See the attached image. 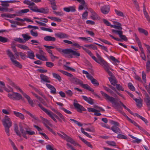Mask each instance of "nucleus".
Instances as JSON below:
<instances>
[{"label":"nucleus","mask_w":150,"mask_h":150,"mask_svg":"<svg viewBox=\"0 0 150 150\" xmlns=\"http://www.w3.org/2000/svg\"><path fill=\"white\" fill-rule=\"evenodd\" d=\"M87 51L88 54L91 57L92 59L97 63L103 66L105 71L109 69V67L108 63L106 62L97 52H96L97 58L94 56L91 52H90L88 51Z\"/></svg>","instance_id":"obj_1"},{"label":"nucleus","mask_w":150,"mask_h":150,"mask_svg":"<svg viewBox=\"0 0 150 150\" xmlns=\"http://www.w3.org/2000/svg\"><path fill=\"white\" fill-rule=\"evenodd\" d=\"M69 80L72 83H75L77 85H80L83 88L91 92L95 96L99 98H100V96L94 92V90L93 89L91 88L88 84L83 83V82L82 81L74 77L70 78H69Z\"/></svg>","instance_id":"obj_2"},{"label":"nucleus","mask_w":150,"mask_h":150,"mask_svg":"<svg viewBox=\"0 0 150 150\" xmlns=\"http://www.w3.org/2000/svg\"><path fill=\"white\" fill-rule=\"evenodd\" d=\"M100 93L104 97L105 99L108 101H109L112 105V106L117 109L119 112L122 113L123 112L120 110V109L122 108L120 104L116 101V99L112 97H111L103 91H100Z\"/></svg>","instance_id":"obj_3"},{"label":"nucleus","mask_w":150,"mask_h":150,"mask_svg":"<svg viewBox=\"0 0 150 150\" xmlns=\"http://www.w3.org/2000/svg\"><path fill=\"white\" fill-rule=\"evenodd\" d=\"M2 122L4 127L5 131L8 136L10 135L9 128L12 126V122L10 118L7 115H5Z\"/></svg>","instance_id":"obj_4"},{"label":"nucleus","mask_w":150,"mask_h":150,"mask_svg":"<svg viewBox=\"0 0 150 150\" xmlns=\"http://www.w3.org/2000/svg\"><path fill=\"white\" fill-rule=\"evenodd\" d=\"M6 52L7 55L10 58V60L13 64L16 67L20 69H22V65L18 61L14 60L16 58L12 52L9 50H7Z\"/></svg>","instance_id":"obj_5"},{"label":"nucleus","mask_w":150,"mask_h":150,"mask_svg":"<svg viewBox=\"0 0 150 150\" xmlns=\"http://www.w3.org/2000/svg\"><path fill=\"white\" fill-rule=\"evenodd\" d=\"M8 96L10 99L15 100H23L24 99L23 98L22 95L20 93L13 92H12V93H9L8 94Z\"/></svg>","instance_id":"obj_6"},{"label":"nucleus","mask_w":150,"mask_h":150,"mask_svg":"<svg viewBox=\"0 0 150 150\" xmlns=\"http://www.w3.org/2000/svg\"><path fill=\"white\" fill-rule=\"evenodd\" d=\"M67 54H69L68 57L72 58L73 57L77 58L80 55V54L78 52L74 51L70 48H68Z\"/></svg>","instance_id":"obj_7"},{"label":"nucleus","mask_w":150,"mask_h":150,"mask_svg":"<svg viewBox=\"0 0 150 150\" xmlns=\"http://www.w3.org/2000/svg\"><path fill=\"white\" fill-rule=\"evenodd\" d=\"M38 106L44 112L46 113L54 122H57V121L56 119L54 117H53V116L51 114L50 112H49V110H48L43 107L42 105L40 103H39L38 104Z\"/></svg>","instance_id":"obj_8"},{"label":"nucleus","mask_w":150,"mask_h":150,"mask_svg":"<svg viewBox=\"0 0 150 150\" xmlns=\"http://www.w3.org/2000/svg\"><path fill=\"white\" fill-rule=\"evenodd\" d=\"M73 105L74 108L77 109V111L79 112H82V111H86V109L83 106L79 103H74Z\"/></svg>","instance_id":"obj_9"},{"label":"nucleus","mask_w":150,"mask_h":150,"mask_svg":"<svg viewBox=\"0 0 150 150\" xmlns=\"http://www.w3.org/2000/svg\"><path fill=\"white\" fill-rule=\"evenodd\" d=\"M144 95L146 97L144 99V101L148 107V110L149 111L150 110V97L146 92Z\"/></svg>","instance_id":"obj_10"},{"label":"nucleus","mask_w":150,"mask_h":150,"mask_svg":"<svg viewBox=\"0 0 150 150\" xmlns=\"http://www.w3.org/2000/svg\"><path fill=\"white\" fill-rule=\"evenodd\" d=\"M101 12L104 14H108L110 11V8L108 5H104L100 8Z\"/></svg>","instance_id":"obj_11"},{"label":"nucleus","mask_w":150,"mask_h":150,"mask_svg":"<svg viewBox=\"0 0 150 150\" xmlns=\"http://www.w3.org/2000/svg\"><path fill=\"white\" fill-rule=\"evenodd\" d=\"M23 96L26 98L28 102L29 103L32 107L34 106V104L33 103V101L31 100L30 97L27 95L25 93H24L23 91H21V92Z\"/></svg>","instance_id":"obj_12"},{"label":"nucleus","mask_w":150,"mask_h":150,"mask_svg":"<svg viewBox=\"0 0 150 150\" xmlns=\"http://www.w3.org/2000/svg\"><path fill=\"white\" fill-rule=\"evenodd\" d=\"M40 78L41 82L43 83V82L47 83H50L51 82L49 79V77L43 74H40Z\"/></svg>","instance_id":"obj_13"},{"label":"nucleus","mask_w":150,"mask_h":150,"mask_svg":"<svg viewBox=\"0 0 150 150\" xmlns=\"http://www.w3.org/2000/svg\"><path fill=\"white\" fill-rule=\"evenodd\" d=\"M37 12L42 13L44 14H47L48 13L49 10L47 7L41 8H37Z\"/></svg>","instance_id":"obj_14"},{"label":"nucleus","mask_w":150,"mask_h":150,"mask_svg":"<svg viewBox=\"0 0 150 150\" xmlns=\"http://www.w3.org/2000/svg\"><path fill=\"white\" fill-rule=\"evenodd\" d=\"M83 99L86 102L90 105H93L94 103V100L91 97H88L86 96H82Z\"/></svg>","instance_id":"obj_15"},{"label":"nucleus","mask_w":150,"mask_h":150,"mask_svg":"<svg viewBox=\"0 0 150 150\" xmlns=\"http://www.w3.org/2000/svg\"><path fill=\"white\" fill-rule=\"evenodd\" d=\"M55 35L56 37L60 38H66L69 37L68 35L62 32L55 33Z\"/></svg>","instance_id":"obj_16"},{"label":"nucleus","mask_w":150,"mask_h":150,"mask_svg":"<svg viewBox=\"0 0 150 150\" xmlns=\"http://www.w3.org/2000/svg\"><path fill=\"white\" fill-rule=\"evenodd\" d=\"M7 80L10 85L15 88L16 89L19 90L20 92H21V91H23L18 86H17L10 79L8 78Z\"/></svg>","instance_id":"obj_17"},{"label":"nucleus","mask_w":150,"mask_h":150,"mask_svg":"<svg viewBox=\"0 0 150 150\" xmlns=\"http://www.w3.org/2000/svg\"><path fill=\"white\" fill-rule=\"evenodd\" d=\"M46 85L48 88L51 90L50 92L51 93L53 94H56V89L53 86L47 83L46 84Z\"/></svg>","instance_id":"obj_18"},{"label":"nucleus","mask_w":150,"mask_h":150,"mask_svg":"<svg viewBox=\"0 0 150 150\" xmlns=\"http://www.w3.org/2000/svg\"><path fill=\"white\" fill-rule=\"evenodd\" d=\"M13 114L17 117L19 118L21 120H23L25 119V116L24 115L18 112L13 111Z\"/></svg>","instance_id":"obj_19"},{"label":"nucleus","mask_w":150,"mask_h":150,"mask_svg":"<svg viewBox=\"0 0 150 150\" xmlns=\"http://www.w3.org/2000/svg\"><path fill=\"white\" fill-rule=\"evenodd\" d=\"M111 129L117 134L122 133L121 129L115 126H112L111 128Z\"/></svg>","instance_id":"obj_20"},{"label":"nucleus","mask_w":150,"mask_h":150,"mask_svg":"<svg viewBox=\"0 0 150 150\" xmlns=\"http://www.w3.org/2000/svg\"><path fill=\"white\" fill-rule=\"evenodd\" d=\"M72 46H74L75 47H76L77 48L80 49L81 47L83 50H84L87 53H88V51L89 52H91V51H90L88 49H86L85 47H84L83 46H80L79 44L76 43H73L72 44Z\"/></svg>","instance_id":"obj_21"},{"label":"nucleus","mask_w":150,"mask_h":150,"mask_svg":"<svg viewBox=\"0 0 150 150\" xmlns=\"http://www.w3.org/2000/svg\"><path fill=\"white\" fill-rule=\"evenodd\" d=\"M57 133L60 137H62V139H64L66 140V141L68 142L69 141V140L71 138V137L67 135L64 132H62V133L64 135V136L58 133Z\"/></svg>","instance_id":"obj_22"},{"label":"nucleus","mask_w":150,"mask_h":150,"mask_svg":"<svg viewBox=\"0 0 150 150\" xmlns=\"http://www.w3.org/2000/svg\"><path fill=\"white\" fill-rule=\"evenodd\" d=\"M134 100L137 103V106L138 107L141 108L142 105L143 100L142 99H139L136 98H134Z\"/></svg>","instance_id":"obj_23"},{"label":"nucleus","mask_w":150,"mask_h":150,"mask_svg":"<svg viewBox=\"0 0 150 150\" xmlns=\"http://www.w3.org/2000/svg\"><path fill=\"white\" fill-rule=\"evenodd\" d=\"M140 50L141 51L140 56L142 59L144 61L146 60V57L144 53V50L143 48L142 47V45H141V46H139Z\"/></svg>","instance_id":"obj_24"},{"label":"nucleus","mask_w":150,"mask_h":150,"mask_svg":"<svg viewBox=\"0 0 150 150\" xmlns=\"http://www.w3.org/2000/svg\"><path fill=\"white\" fill-rule=\"evenodd\" d=\"M29 11L28 9H25L20 10L19 11L16 12V13L18 14L17 16H21L24 13H27Z\"/></svg>","instance_id":"obj_25"},{"label":"nucleus","mask_w":150,"mask_h":150,"mask_svg":"<svg viewBox=\"0 0 150 150\" xmlns=\"http://www.w3.org/2000/svg\"><path fill=\"white\" fill-rule=\"evenodd\" d=\"M79 138L85 144H86L89 147L91 148H93V146L90 143L88 142L84 139L82 138L80 136H79Z\"/></svg>","instance_id":"obj_26"},{"label":"nucleus","mask_w":150,"mask_h":150,"mask_svg":"<svg viewBox=\"0 0 150 150\" xmlns=\"http://www.w3.org/2000/svg\"><path fill=\"white\" fill-rule=\"evenodd\" d=\"M44 40L46 41H51L54 42L56 40V38L54 37L50 36H46L44 37Z\"/></svg>","instance_id":"obj_27"},{"label":"nucleus","mask_w":150,"mask_h":150,"mask_svg":"<svg viewBox=\"0 0 150 150\" xmlns=\"http://www.w3.org/2000/svg\"><path fill=\"white\" fill-rule=\"evenodd\" d=\"M14 130L16 134L19 137H21V134L18 130V125L15 124L14 125Z\"/></svg>","instance_id":"obj_28"},{"label":"nucleus","mask_w":150,"mask_h":150,"mask_svg":"<svg viewBox=\"0 0 150 150\" xmlns=\"http://www.w3.org/2000/svg\"><path fill=\"white\" fill-rule=\"evenodd\" d=\"M35 55L33 51H28L27 52V58H29L31 59H34Z\"/></svg>","instance_id":"obj_29"},{"label":"nucleus","mask_w":150,"mask_h":150,"mask_svg":"<svg viewBox=\"0 0 150 150\" xmlns=\"http://www.w3.org/2000/svg\"><path fill=\"white\" fill-rule=\"evenodd\" d=\"M22 110H23L26 113L28 114L29 115H30L31 117L37 120H38L39 119L38 117H36L35 115H33L30 112H29L28 111H27L25 110L24 109H23Z\"/></svg>","instance_id":"obj_30"},{"label":"nucleus","mask_w":150,"mask_h":150,"mask_svg":"<svg viewBox=\"0 0 150 150\" xmlns=\"http://www.w3.org/2000/svg\"><path fill=\"white\" fill-rule=\"evenodd\" d=\"M56 50L60 53L62 52L64 54H67L68 48L62 49L60 48H56Z\"/></svg>","instance_id":"obj_31"},{"label":"nucleus","mask_w":150,"mask_h":150,"mask_svg":"<svg viewBox=\"0 0 150 150\" xmlns=\"http://www.w3.org/2000/svg\"><path fill=\"white\" fill-rule=\"evenodd\" d=\"M90 17L93 20L98 19L100 18L99 16L96 12L92 14L90 16Z\"/></svg>","instance_id":"obj_32"},{"label":"nucleus","mask_w":150,"mask_h":150,"mask_svg":"<svg viewBox=\"0 0 150 150\" xmlns=\"http://www.w3.org/2000/svg\"><path fill=\"white\" fill-rule=\"evenodd\" d=\"M23 3L29 6H34L35 5V4L33 1H31L28 0H25L23 1Z\"/></svg>","instance_id":"obj_33"},{"label":"nucleus","mask_w":150,"mask_h":150,"mask_svg":"<svg viewBox=\"0 0 150 150\" xmlns=\"http://www.w3.org/2000/svg\"><path fill=\"white\" fill-rule=\"evenodd\" d=\"M59 71L62 73L70 77V78L72 77L73 75L71 73H70L66 71L62 70H58Z\"/></svg>","instance_id":"obj_34"},{"label":"nucleus","mask_w":150,"mask_h":150,"mask_svg":"<svg viewBox=\"0 0 150 150\" xmlns=\"http://www.w3.org/2000/svg\"><path fill=\"white\" fill-rule=\"evenodd\" d=\"M50 4L51 7L53 10H55L57 9V6L56 4L55 0H52Z\"/></svg>","instance_id":"obj_35"},{"label":"nucleus","mask_w":150,"mask_h":150,"mask_svg":"<svg viewBox=\"0 0 150 150\" xmlns=\"http://www.w3.org/2000/svg\"><path fill=\"white\" fill-rule=\"evenodd\" d=\"M1 1L0 2H1L2 3L1 4V5L3 7L7 8L9 6V5L8 4L9 3L7 1Z\"/></svg>","instance_id":"obj_36"},{"label":"nucleus","mask_w":150,"mask_h":150,"mask_svg":"<svg viewBox=\"0 0 150 150\" xmlns=\"http://www.w3.org/2000/svg\"><path fill=\"white\" fill-rule=\"evenodd\" d=\"M68 142H70L71 144H73L74 146H79L80 147H81V146L79 144L76 142L71 137Z\"/></svg>","instance_id":"obj_37"},{"label":"nucleus","mask_w":150,"mask_h":150,"mask_svg":"<svg viewBox=\"0 0 150 150\" xmlns=\"http://www.w3.org/2000/svg\"><path fill=\"white\" fill-rule=\"evenodd\" d=\"M28 34L26 33L25 34H23L22 35V36L24 38L23 40L25 41V42L26 41H28L32 38L31 37L28 36Z\"/></svg>","instance_id":"obj_38"},{"label":"nucleus","mask_w":150,"mask_h":150,"mask_svg":"<svg viewBox=\"0 0 150 150\" xmlns=\"http://www.w3.org/2000/svg\"><path fill=\"white\" fill-rule=\"evenodd\" d=\"M138 30L139 32L141 33L144 34L145 35L147 36L148 35V32L146 30L141 28H138Z\"/></svg>","instance_id":"obj_39"},{"label":"nucleus","mask_w":150,"mask_h":150,"mask_svg":"<svg viewBox=\"0 0 150 150\" xmlns=\"http://www.w3.org/2000/svg\"><path fill=\"white\" fill-rule=\"evenodd\" d=\"M108 79L111 84L114 86L116 85L117 81L115 79H114L112 77H109Z\"/></svg>","instance_id":"obj_40"},{"label":"nucleus","mask_w":150,"mask_h":150,"mask_svg":"<svg viewBox=\"0 0 150 150\" xmlns=\"http://www.w3.org/2000/svg\"><path fill=\"white\" fill-rule=\"evenodd\" d=\"M17 46L19 48L23 50H28L29 49L28 47L26 45H22L18 44Z\"/></svg>","instance_id":"obj_41"},{"label":"nucleus","mask_w":150,"mask_h":150,"mask_svg":"<svg viewBox=\"0 0 150 150\" xmlns=\"http://www.w3.org/2000/svg\"><path fill=\"white\" fill-rule=\"evenodd\" d=\"M52 74L54 77L57 79L59 81H61V77L59 75L55 73H53Z\"/></svg>","instance_id":"obj_42"},{"label":"nucleus","mask_w":150,"mask_h":150,"mask_svg":"<svg viewBox=\"0 0 150 150\" xmlns=\"http://www.w3.org/2000/svg\"><path fill=\"white\" fill-rule=\"evenodd\" d=\"M150 59H149L146 63V71L149 72L150 71Z\"/></svg>","instance_id":"obj_43"},{"label":"nucleus","mask_w":150,"mask_h":150,"mask_svg":"<svg viewBox=\"0 0 150 150\" xmlns=\"http://www.w3.org/2000/svg\"><path fill=\"white\" fill-rule=\"evenodd\" d=\"M8 41L9 40L7 38L0 36V42L5 43Z\"/></svg>","instance_id":"obj_44"},{"label":"nucleus","mask_w":150,"mask_h":150,"mask_svg":"<svg viewBox=\"0 0 150 150\" xmlns=\"http://www.w3.org/2000/svg\"><path fill=\"white\" fill-rule=\"evenodd\" d=\"M88 110L90 112H100V110H97L92 108H88Z\"/></svg>","instance_id":"obj_45"},{"label":"nucleus","mask_w":150,"mask_h":150,"mask_svg":"<svg viewBox=\"0 0 150 150\" xmlns=\"http://www.w3.org/2000/svg\"><path fill=\"white\" fill-rule=\"evenodd\" d=\"M81 132L83 133L84 134H85L86 136L90 138H92V136L89 135L88 133L85 132L84 131V129L83 128L81 127Z\"/></svg>","instance_id":"obj_46"},{"label":"nucleus","mask_w":150,"mask_h":150,"mask_svg":"<svg viewBox=\"0 0 150 150\" xmlns=\"http://www.w3.org/2000/svg\"><path fill=\"white\" fill-rule=\"evenodd\" d=\"M117 138L119 139H127V136L123 134H120L119 133L118 134Z\"/></svg>","instance_id":"obj_47"},{"label":"nucleus","mask_w":150,"mask_h":150,"mask_svg":"<svg viewBox=\"0 0 150 150\" xmlns=\"http://www.w3.org/2000/svg\"><path fill=\"white\" fill-rule=\"evenodd\" d=\"M134 36L135 37V40L137 43L138 46H140L142 45L141 42L140 40L138 37H137V34L136 33L134 34Z\"/></svg>","instance_id":"obj_48"},{"label":"nucleus","mask_w":150,"mask_h":150,"mask_svg":"<svg viewBox=\"0 0 150 150\" xmlns=\"http://www.w3.org/2000/svg\"><path fill=\"white\" fill-rule=\"evenodd\" d=\"M92 83L95 86H98L99 85V83L98 81L95 79H93L91 80Z\"/></svg>","instance_id":"obj_49"},{"label":"nucleus","mask_w":150,"mask_h":150,"mask_svg":"<svg viewBox=\"0 0 150 150\" xmlns=\"http://www.w3.org/2000/svg\"><path fill=\"white\" fill-rule=\"evenodd\" d=\"M128 88L132 91H135V88L134 87L131 83L129 82L128 83Z\"/></svg>","instance_id":"obj_50"},{"label":"nucleus","mask_w":150,"mask_h":150,"mask_svg":"<svg viewBox=\"0 0 150 150\" xmlns=\"http://www.w3.org/2000/svg\"><path fill=\"white\" fill-rule=\"evenodd\" d=\"M119 36L121 38V40H122L125 41H127V39L125 35H123V31L122 32L121 34H120Z\"/></svg>","instance_id":"obj_51"},{"label":"nucleus","mask_w":150,"mask_h":150,"mask_svg":"<svg viewBox=\"0 0 150 150\" xmlns=\"http://www.w3.org/2000/svg\"><path fill=\"white\" fill-rule=\"evenodd\" d=\"M119 102L120 104L125 108V109L127 110L131 114H132V112L129 108L127 107L126 106L124 105L121 101H120Z\"/></svg>","instance_id":"obj_52"},{"label":"nucleus","mask_w":150,"mask_h":150,"mask_svg":"<svg viewBox=\"0 0 150 150\" xmlns=\"http://www.w3.org/2000/svg\"><path fill=\"white\" fill-rule=\"evenodd\" d=\"M98 39L101 42H103L105 43V44L110 45H112V44L110 42H108L107 40H105V39H102L101 38H99Z\"/></svg>","instance_id":"obj_53"},{"label":"nucleus","mask_w":150,"mask_h":150,"mask_svg":"<svg viewBox=\"0 0 150 150\" xmlns=\"http://www.w3.org/2000/svg\"><path fill=\"white\" fill-rule=\"evenodd\" d=\"M113 23L114 24H116V25H117V26L119 27L118 28H117V29L119 30H121L122 29V28L121 27L122 24H121V23L115 21L113 22Z\"/></svg>","instance_id":"obj_54"},{"label":"nucleus","mask_w":150,"mask_h":150,"mask_svg":"<svg viewBox=\"0 0 150 150\" xmlns=\"http://www.w3.org/2000/svg\"><path fill=\"white\" fill-rule=\"evenodd\" d=\"M25 129L26 130V132L27 134L31 135H34L35 134V132L34 131H32L28 130L27 129H28L27 128H25Z\"/></svg>","instance_id":"obj_55"},{"label":"nucleus","mask_w":150,"mask_h":150,"mask_svg":"<svg viewBox=\"0 0 150 150\" xmlns=\"http://www.w3.org/2000/svg\"><path fill=\"white\" fill-rule=\"evenodd\" d=\"M19 53L21 59L23 60H25L27 58V56L26 54L22 52H20Z\"/></svg>","instance_id":"obj_56"},{"label":"nucleus","mask_w":150,"mask_h":150,"mask_svg":"<svg viewBox=\"0 0 150 150\" xmlns=\"http://www.w3.org/2000/svg\"><path fill=\"white\" fill-rule=\"evenodd\" d=\"M70 120L73 121L79 127H81L83 125L81 123V122H79L78 121L75 120L71 118L70 119Z\"/></svg>","instance_id":"obj_57"},{"label":"nucleus","mask_w":150,"mask_h":150,"mask_svg":"<svg viewBox=\"0 0 150 150\" xmlns=\"http://www.w3.org/2000/svg\"><path fill=\"white\" fill-rule=\"evenodd\" d=\"M49 112H51V113H50L51 114H52V115L53 116V117H55L57 119H58L59 120V121H60V122H62V120L59 118V117L58 116L56 115L53 112H52L50 110H49Z\"/></svg>","instance_id":"obj_58"},{"label":"nucleus","mask_w":150,"mask_h":150,"mask_svg":"<svg viewBox=\"0 0 150 150\" xmlns=\"http://www.w3.org/2000/svg\"><path fill=\"white\" fill-rule=\"evenodd\" d=\"M45 65L47 67L51 68L54 66V64L52 62H46Z\"/></svg>","instance_id":"obj_59"},{"label":"nucleus","mask_w":150,"mask_h":150,"mask_svg":"<svg viewBox=\"0 0 150 150\" xmlns=\"http://www.w3.org/2000/svg\"><path fill=\"white\" fill-rule=\"evenodd\" d=\"M44 125L53 134L55 135H56V134L55 132L53 131L52 129L48 126L46 124H45Z\"/></svg>","instance_id":"obj_60"},{"label":"nucleus","mask_w":150,"mask_h":150,"mask_svg":"<svg viewBox=\"0 0 150 150\" xmlns=\"http://www.w3.org/2000/svg\"><path fill=\"white\" fill-rule=\"evenodd\" d=\"M88 16V12L87 11H86L83 13L82 14V19H87Z\"/></svg>","instance_id":"obj_61"},{"label":"nucleus","mask_w":150,"mask_h":150,"mask_svg":"<svg viewBox=\"0 0 150 150\" xmlns=\"http://www.w3.org/2000/svg\"><path fill=\"white\" fill-rule=\"evenodd\" d=\"M112 31L113 33L115 34H117L119 35L121 34V33L122 31L121 30H117L114 29H112Z\"/></svg>","instance_id":"obj_62"},{"label":"nucleus","mask_w":150,"mask_h":150,"mask_svg":"<svg viewBox=\"0 0 150 150\" xmlns=\"http://www.w3.org/2000/svg\"><path fill=\"white\" fill-rule=\"evenodd\" d=\"M115 11L117 15L120 16H123L124 14L123 13L120 11H118L116 9L115 10Z\"/></svg>","instance_id":"obj_63"},{"label":"nucleus","mask_w":150,"mask_h":150,"mask_svg":"<svg viewBox=\"0 0 150 150\" xmlns=\"http://www.w3.org/2000/svg\"><path fill=\"white\" fill-rule=\"evenodd\" d=\"M116 88L118 90H121L122 91H124V89L123 88V87L120 84H116Z\"/></svg>","instance_id":"obj_64"}]
</instances>
